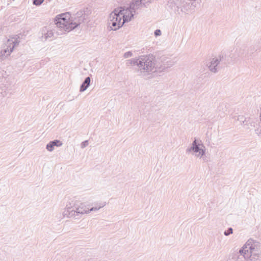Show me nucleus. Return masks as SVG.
<instances>
[{
    "label": "nucleus",
    "mask_w": 261,
    "mask_h": 261,
    "mask_svg": "<svg viewBox=\"0 0 261 261\" xmlns=\"http://www.w3.org/2000/svg\"><path fill=\"white\" fill-rule=\"evenodd\" d=\"M260 248L259 242L250 239L240 249L239 253L242 255L245 259L255 260L259 257L261 253Z\"/></svg>",
    "instance_id": "obj_1"
},
{
    "label": "nucleus",
    "mask_w": 261,
    "mask_h": 261,
    "mask_svg": "<svg viewBox=\"0 0 261 261\" xmlns=\"http://www.w3.org/2000/svg\"><path fill=\"white\" fill-rule=\"evenodd\" d=\"M161 31L159 29H157L156 30H155L154 32V34L155 36H159L160 35H161Z\"/></svg>",
    "instance_id": "obj_26"
},
{
    "label": "nucleus",
    "mask_w": 261,
    "mask_h": 261,
    "mask_svg": "<svg viewBox=\"0 0 261 261\" xmlns=\"http://www.w3.org/2000/svg\"><path fill=\"white\" fill-rule=\"evenodd\" d=\"M90 77L89 76L86 77L80 86V91L81 92L85 91L90 86Z\"/></svg>",
    "instance_id": "obj_17"
},
{
    "label": "nucleus",
    "mask_w": 261,
    "mask_h": 261,
    "mask_svg": "<svg viewBox=\"0 0 261 261\" xmlns=\"http://www.w3.org/2000/svg\"><path fill=\"white\" fill-rule=\"evenodd\" d=\"M132 56H133V53L131 51H127L124 54L123 57L124 58H128L131 57Z\"/></svg>",
    "instance_id": "obj_25"
},
{
    "label": "nucleus",
    "mask_w": 261,
    "mask_h": 261,
    "mask_svg": "<svg viewBox=\"0 0 261 261\" xmlns=\"http://www.w3.org/2000/svg\"><path fill=\"white\" fill-rule=\"evenodd\" d=\"M106 204L107 202L106 201L100 202H94L92 204V205H93V206L89 208L90 212L93 211H97L100 209L101 208L103 207Z\"/></svg>",
    "instance_id": "obj_16"
},
{
    "label": "nucleus",
    "mask_w": 261,
    "mask_h": 261,
    "mask_svg": "<svg viewBox=\"0 0 261 261\" xmlns=\"http://www.w3.org/2000/svg\"><path fill=\"white\" fill-rule=\"evenodd\" d=\"M51 142L54 147H60L63 145L62 142L59 140H54V141H51Z\"/></svg>",
    "instance_id": "obj_19"
},
{
    "label": "nucleus",
    "mask_w": 261,
    "mask_h": 261,
    "mask_svg": "<svg viewBox=\"0 0 261 261\" xmlns=\"http://www.w3.org/2000/svg\"><path fill=\"white\" fill-rule=\"evenodd\" d=\"M152 57L150 55L147 56H141L138 59H132L127 60L126 64L137 65L138 71L143 76H146L150 74L152 69Z\"/></svg>",
    "instance_id": "obj_3"
},
{
    "label": "nucleus",
    "mask_w": 261,
    "mask_h": 261,
    "mask_svg": "<svg viewBox=\"0 0 261 261\" xmlns=\"http://www.w3.org/2000/svg\"><path fill=\"white\" fill-rule=\"evenodd\" d=\"M237 120L244 125L247 124V123H246V118L243 116L239 115L238 117Z\"/></svg>",
    "instance_id": "obj_20"
},
{
    "label": "nucleus",
    "mask_w": 261,
    "mask_h": 261,
    "mask_svg": "<svg viewBox=\"0 0 261 261\" xmlns=\"http://www.w3.org/2000/svg\"><path fill=\"white\" fill-rule=\"evenodd\" d=\"M245 48L241 47L238 51V56L242 57L245 53Z\"/></svg>",
    "instance_id": "obj_22"
},
{
    "label": "nucleus",
    "mask_w": 261,
    "mask_h": 261,
    "mask_svg": "<svg viewBox=\"0 0 261 261\" xmlns=\"http://www.w3.org/2000/svg\"><path fill=\"white\" fill-rule=\"evenodd\" d=\"M150 56L152 57V65L153 66L151 69V72L163 71L171 67L175 64L174 61L165 56H162L158 60H156L153 55H150Z\"/></svg>",
    "instance_id": "obj_4"
},
{
    "label": "nucleus",
    "mask_w": 261,
    "mask_h": 261,
    "mask_svg": "<svg viewBox=\"0 0 261 261\" xmlns=\"http://www.w3.org/2000/svg\"><path fill=\"white\" fill-rule=\"evenodd\" d=\"M54 36V32L52 30L47 31L46 33H45L44 36H42V40L43 41H46L48 39L51 38Z\"/></svg>",
    "instance_id": "obj_18"
},
{
    "label": "nucleus",
    "mask_w": 261,
    "mask_h": 261,
    "mask_svg": "<svg viewBox=\"0 0 261 261\" xmlns=\"http://www.w3.org/2000/svg\"><path fill=\"white\" fill-rule=\"evenodd\" d=\"M152 0H134L130 3L129 7L136 13V11L141 9L143 7H147L151 3Z\"/></svg>",
    "instance_id": "obj_10"
},
{
    "label": "nucleus",
    "mask_w": 261,
    "mask_h": 261,
    "mask_svg": "<svg viewBox=\"0 0 261 261\" xmlns=\"http://www.w3.org/2000/svg\"><path fill=\"white\" fill-rule=\"evenodd\" d=\"M202 158H203V160H204V161H205V162H206V158H205L203 157V156H202Z\"/></svg>",
    "instance_id": "obj_29"
},
{
    "label": "nucleus",
    "mask_w": 261,
    "mask_h": 261,
    "mask_svg": "<svg viewBox=\"0 0 261 261\" xmlns=\"http://www.w3.org/2000/svg\"><path fill=\"white\" fill-rule=\"evenodd\" d=\"M68 15L69 14H68ZM68 19H69V17H68L67 18V14H62L56 17L55 22L57 25V27L63 29L65 31L68 32L71 31V30L70 29L71 27L68 26L71 25V20L68 22Z\"/></svg>",
    "instance_id": "obj_7"
},
{
    "label": "nucleus",
    "mask_w": 261,
    "mask_h": 261,
    "mask_svg": "<svg viewBox=\"0 0 261 261\" xmlns=\"http://www.w3.org/2000/svg\"><path fill=\"white\" fill-rule=\"evenodd\" d=\"M118 11H120L121 16L123 18V22L124 23L126 22H128L131 20L132 18L134 17L135 13L130 7L126 9H122V8H119Z\"/></svg>",
    "instance_id": "obj_11"
},
{
    "label": "nucleus",
    "mask_w": 261,
    "mask_h": 261,
    "mask_svg": "<svg viewBox=\"0 0 261 261\" xmlns=\"http://www.w3.org/2000/svg\"><path fill=\"white\" fill-rule=\"evenodd\" d=\"M88 141L87 140H86L81 143V148H84L86 146H88Z\"/></svg>",
    "instance_id": "obj_27"
},
{
    "label": "nucleus",
    "mask_w": 261,
    "mask_h": 261,
    "mask_svg": "<svg viewBox=\"0 0 261 261\" xmlns=\"http://www.w3.org/2000/svg\"><path fill=\"white\" fill-rule=\"evenodd\" d=\"M204 148V146L202 143H198L197 140L195 139L193 141L191 146L187 149L186 152H190L192 151L196 153L195 155L197 158H201L205 153Z\"/></svg>",
    "instance_id": "obj_8"
},
{
    "label": "nucleus",
    "mask_w": 261,
    "mask_h": 261,
    "mask_svg": "<svg viewBox=\"0 0 261 261\" xmlns=\"http://www.w3.org/2000/svg\"><path fill=\"white\" fill-rule=\"evenodd\" d=\"M197 0H175L169 3V7L178 15L188 14L193 12Z\"/></svg>",
    "instance_id": "obj_2"
},
{
    "label": "nucleus",
    "mask_w": 261,
    "mask_h": 261,
    "mask_svg": "<svg viewBox=\"0 0 261 261\" xmlns=\"http://www.w3.org/2000/svg\"><path fill=\"white\" fill-rule=\"evenodd\" d=\"M233 233V229L232 228L229 227L227 230H225L224 232V234L226 236H228L230 234Z\"/></svg>",
    "instance_id": "obj_23"
},
{
    "label": "nucleus",
    "mask_w": 261,
    "mask_h": 261,
    "mask_svg": "<svg viewBox=\"0 0 261 261\" xmlns=\"http://www.w3.org/2000/svg\"><path fill=\"white\" fill-rule=\"evenodd\" d=\"M184 29V22L181 20L176 19L174 21L173 31L176 34L181 32Z\"/></svg>",
    "instance_id": "obj_14"
},
{
    "label": "nucleus",
    "mask_w": 261,
    "mask_h": 261,
    "mask_svg": "<svg viewBox=\"0 0 261 261\" xmlns=\"http://www.w3.org/2000/svg\"><path fill=\"white\" fill-rule=\"evenodd\" d=\"M44 0H33V4L36 6H39L43 3Z\"/></svg>",
    "instance_id": "obj_24"
},
{
    "label": "nucleus",
    "mask_w": 261,
    "mask_h": 261,
    "mask_svg": "<svg viewBox=\"0 0 261 261\" xmlns=\"http://www.w3.org/2000/svg\"><path fill=\"white\" fill-rule=\"evenodd\" d=\"M73 210L72 204L69 203L66 205V207L64 209L62 212V216L63 218H71L73 217L75 219H79V217H75V212Z\"/></svg>",
    "instance_id": "obj_13"
},
{
    "label": "nucleus",
    "mask_w": 261,
    "mask_h": 261,
    "mask_svg": "<svg viewBox=\"0 0 261 261\" xmlns=\"http://www.w3.org/2000/svg\"><path fill=\"white\" fill-rule=\"evenodd\" d=\"M7 91H5L4 92V93H3V96H6V95H7Z\"/></svg>",
    "instance_id": "obj_28"
},
{
    "label": "nucleus",
    "mask_w": 261,
    "mask_h": 261,
    "mask_svg": "<svg viewBox=\"0 0 261 261\" xmlns=\"http://www.w3.org/2000/svg\"><path fill=\"white\" fill-rule=\"evenodd\" d=\"M221 61V57H220V59L218 58H213L210 62V64L208 65V67L209 70L214 73H216L218 71L217 70V66L220 63Z\"/></svg>",
    "instance_id": "obj_15"
},
{
    "label": "nucleus",
    "mask_w": 261,
    "mask_h": 261,
    "mask_svg": "<svg viewBox=\"0 0 261 261\" xmlns=\"http://www.w3.org/2000/svg\"><path fill=\"white\" fill-rule=\"evenodd\" d=\"M72 206L73 210H74L75 217H79V215L89 214L90 213L89 208H86L82 203H81L80 205L73 203Z\"/></svg>",
    "instance_id": "obj_12"
},
{
    "label": "nucleus",
    "mask_w": 261,
    "mask_h": 261,
    "mask_svg": "<svg viewBox=\"0 0 261 261\" xmlns=\"http://www.w3.org/2000/svg\"><path fill=\"white\" fill-rule=\"evenodd\" d=\"M46 149L49 151H52L54 149V146L53 144H52L51 141H50L46 146Z\"/></svg>",
    "instance_id": "obj_21"
},
{
    "label": "nucleus",
    "mask_w": 261,
    "mask_h": 261,
    "mask_svg": "<svg viewBox=\"0 0 261 261\" xmlns=\"http://www.w3.org/2000/svg\"><path fill=\"white\" fill-rule=\"evenodd\" d=\"M87 17V15L86 14L84 11H80L77 12L74 15V17H72L71 25H69L71 28H70V29L72 30L75 28L77 27L82 23L84 22Z\"/></svg>",
    "instance_id": "obj_9"
},
{
    "label": "nucleus",
    "mask_w": 261,
    "mask_h": 261,
    "mask_svg": "<svg viewBox=\"0 0 261 261\" xmlns=\"http://www.w3.org/2000/svg\"><path fill=\"white\" fill-rule=\"evenodd\" d=\"M19 43V41L17 39L15 38L9 39L3 46V49L0 51V62L4 61L10 56L15 46Z\"/></svg>",
    "instance_id": "obj_6"
},
{
    "label": "nucleus",
    "mask_w": 261,
    "mask_h": 261,
    "mask_svg": "<svg viewBox=\"0 0 261 261\" xmlns=\"http://www.w3.org/2000/svg\"><path fill=\"white\" fill-rule=\"evenodd\" d=\"M120 11L118 9H115L110 15L108 18V27L111 30L116 31L123 25V21H121Z\"/></svg>",
    "instance_id": "obj_5"
}]
</instances>
